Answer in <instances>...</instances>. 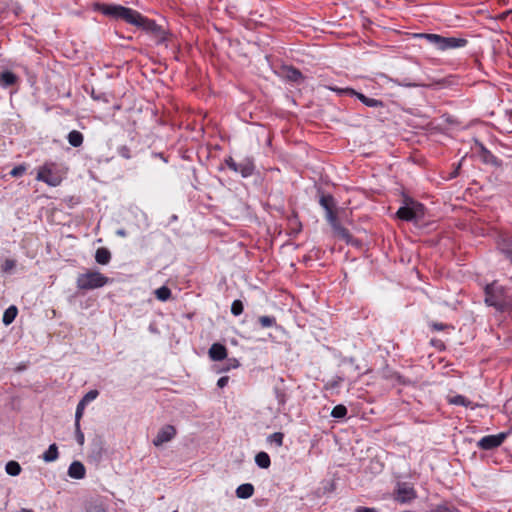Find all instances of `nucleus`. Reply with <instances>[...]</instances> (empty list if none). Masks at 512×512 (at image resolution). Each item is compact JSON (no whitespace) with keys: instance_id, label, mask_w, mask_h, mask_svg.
<instances>
[{"instance_id":"obj_1","label":"nucleus","mask_w":512,"mask_h":512,"mask_svg":"<svg viewBox=\"0 0 512 512\" xmlns=\"http://www.w3.org/2000/svg\"><path fill=\"white\" fill-rule=\"evenodd\" d=\"M99 10L106 16L122 19L125 22L153 33H160V27L152 20L141 15L138 11L121 5L104 4Z\"/></svg>"},{"instance_id":"obj_2","label":"nucleus","mask_w":512,"mask_h":512,"mask_svg":"<svg viewBox=\"0 0 512 512\" xmlns=\"http://www.w3.org/2000/svg\"><path fill=\"white\" fill-rule=\"evenodd\" d=\"M485 303L496 310L505 312L512 310V297L506 289L497 282L488 284L485 288Z\"/></svg>"},{"instance_id":"obj_3","label":"nucleus","mask_w":512,"mask_h":512,"mask_svg":"<svg viewBox=\"0 0 512 512\" xmlns=\"http://www.w3.org/2000/svg\"><path fill=\"white\" fill-rule=\"evenodd\" d=\"M415 37L426 39L428 43L440 51L464 47L467 44V40L464 38L443 37L438 34L419 33L415 34Z\"/></svg>"},{"instance_id":"obj_4","label":"nucleus","mask_w":512,"mask_h":512,"mask_svg":"<svg viewBox=\"0 0 512 512\" xmlns=\"http://www.w3.org/2000/svg\"><path fill=\"white\" fill-rule=\"evenodd\" d=\"M109 279L98 271H88L77 277V287L80 290H92L103 287Z\"/></svg>"},{"instance_id":"obj_5","label":"nucleus","mask_w":512,"mask_h":512,"mask_svg":"<svg viewBox=\"0 0 512 512\" xmlns=\"http://www.w3.org/2000/svg\"><path fill=\"white\" fill-rule=\"evenodd\" d=\"M425 215L424 206L416 201H409L397 211V216L405 221H419Z\"/></svg>"},{"instance_id":"obj_6","label":"nucleus","mask_w":512,"mask_h":512,"mask_svg":"<svg viewBox=\"0 0 512 512\" xmlns=\"http://www.w3.org/2000/svg\"><path fill=\"white\" fill-rule=\"evenodd\" d=\"M329 89L332 90V91L337 92L339 95L355 96L364 105H366L368 107L377 108V107H383L384 106V104H383V102L381 100L374 99V98H369V97L365 96L364 94L355 91L352 88H348V87L347 88H337V87H331L330 86Z\"/></svg>"},{"instance_id":"obj_7","label":"nucleus","mask_w":512,"mask_h":512,"mask_svg":"<svg viewBox=\"0 0 512 512\" xmlns=\"http://www.w3.org/2000/svg\"><path fill=\"white\" fill-rule=\"evenodd\" d=\"M506 439L505 433L484 436L478 441V447L483 450H492L499 447Z\"/></svg>"},{"instance_id":"obj_8","label":"nucleus","mask_w":512,"mask_h":512,"mask_svg":"<svg viewBox=\"0 0 512 512\" xmlns=\"http://www.w3.org/2000/svg\"><path fill=\"white\" fill-rule=\"evenodd\" d=\"M176 435V429L172 425L163 426L153 439V444L156 447L162 446L164 443L171 441Z\"/></svg>"},{"instance_id":"obj_9","label":"nucleus","mask_w":512,"mask_h":512,"mask_svg":"<svg viewBox=\"0 0 512 512\" xmlns=\"http://www.w3.org/2000/svg\"><path fill=\"white\" fill-rule=\"evenodd\" d=\"M37 180L43 181L50 186H58L60 184L59 176L52 173L51 169L44 166L41 168L37 174Z\"/></svg>"},{"instance_id":"obj_10","label":"nucleus","mask_w":512,"mask_h":512,"mask_svg":"<svg viewBox=\"0 0 512 512\" xmlns=\"http://www.w3.org/2000/svg\"><path fill=\"white\" fill-rule=\"evenodd\" d=\"M415 498V491L407 484L399 485L397 489L396 499L402 503H406Z\"/></svg>"},{"instance_id":"obj_11","label":"nucleus","mask_w":512,"mask_h":512,"mask_svg":"<svg viewBox=\"0 0 512 512\" xmlns=\"http://www.w3.org/2000/svg\"><path fill=\"white\" fill-rule=\"evenodd\" d=\"M68 475L73 479H83L86 475V468L80 461H73L68 468Z\"/></svg>"},{"instance_id":"obj_12","label":"nucleus","mask_w":512,"mask_h":512,"mask_svg":"<svg viewBox=\"0 0 512 512\" xmlns=\"http://www.w3.org/2000/svg\"><path fill=\"white\" fill-rule=\"evenodd\" d=\"M480 149V157L482 161L486 164H490L496 167L501 166V161L494 156L483 144H478Z\"/></svg>"},{"instance_id":"obj_13","label":"nucleus","mask_w":512,"mask_h":512,"mask_svg":"<svg viewBox=\"0 0 512 512\" xmlns=\"http://www.w3.org/2000/svg\"><path fill=\"white\" fill-rule=\"evenodd\" d=\"M209 356L213 361H221L227 356V349L220 343H214L209 349Z\"/></svg>"},{"instance_id":"obj_14","label":"nucleus","mask_w":512,"mask_h":512,"mask_svg":"<svg viewBox=\"0 0 512 512\" xmlns=\"http://www.w3.org/2000/svg\"><path fill=\"white\" fill-rule=\"evenodd\" d=\"M382 376L386 379L395 380L398 383L403 384V385H415L417 383L416 379H414V380L408 379L396 372L390 371L389 369L383 370Z\"/></svg>"},{"instance_id":"obj_15","label":"nucleus","mask_w":512,"mask_h":512,"mask_svg":"<svg viewBox=\"0 0 512 512\" xmlns=\"http://www.w3.org/2000/svg\"><path fill=\"white\" fill-rule=\"evenodd\" d=\"M254 493V487L250 483L241 484L236 489V496L241 499H248Z\"/></svg>"},{"instance_id":"obj_16","label":"nucleus","mask_w":512,"mask_h":512,"mask_svg":"<svg viewBox=\"0 0 512 512\" xmlns=\"http://www.w3.org/2000/svg\"><path fill=\"white\" fill-rule=\"evenodd\" d=\"M18 314V308L15 305L9 306L3 313L2 322L4 325H10Z\"/></svg>"},{"instance_id":"obj_17","label":"nucleus","mask_w":512,"mask_h":512,"mask_svg":"<svg viewBox=\"0 0 512 512\" xmlns=\"http://www.w3.org/2000/svg\"><path fill=\"white\" fill-rule=\"evenodd\" d=\"M111 259V253L106 248H99L95 254V260L97 263L106 265Z\"/></svg>"},{"instance_id":"obj_18","label":"nucleus","mask_w":512,"mask_h":512,"mask_svg":"<svg viewBox=\"0 0 512 512\" xmlns=\"http://www.w3.org/2000/svg\"><path fill=\"white\" fill-rule=\"evenodd\" d=\"M16 80H17L16 75L10 71H4L0 75V84L2 87H5V88L15 84Z\"/></svg>"},{"instance_id":"obj_19","label":"nucleus","mask_w":512,"mask_h":512,"mask_svg":"<svg viewBox=\"0 0 512 512\" xmlns=\"http://www.w3.org/2000/svg\"><path fill=\"white\" fill-rule=\"evenodd\" d=\"M59 454H58V447L56 444H51L46 452L42 455V459L45 462H53L57 460Z\"/></svg>"},{"instance_id":"obj_20","label":"nucleus","mask_w":512,"mask_h":512,"mask_svg":"<svg viewBox=\"0 0 512 512\" xmlns=\"http://www.w3.org/2000/svg\"><path fill=\"white\" fill-rule=\"evenodd\" d=\"M68 142L71 146L73 147H79L82 145L83 143V135L81 132L77 131V130H72L69 134H68Z\"/></svg>"},{"instance_id":"obj_21","label":"nucleus","mask_w":512,"mask_h":512,"mask_svg":"<svg viewBox=\"0 0 512 512\" xmlns=\"http://www.w3.org/2000/svg\"><path fill=\"white\" fill-rule=\"evenodd\" d=\"M255 462L260 468H268L271 464L270 457L266 452H259L255 456Z\"/></svg>"},{"instance_id":"obj_22","label":"nucleus","mask_w":512,"mask_h":512,"mask_svg":"<svg viewBox=\"0 0 512 512\" xmlns=\"http://www.w3.org/2000/svg\"><path fill=\"white\" fill-rule=\"evenodd\" d=\"M284 76H285V78H287L288 80H290L292 82H299L302 79L301 72L292 67L286 68L284 70Z\"/></svg>"},{"instance_id":"obj_23","label":"nucleus","mask_w":512,"mask_h":512,"mask_svg":"<svg viewBox=\"0 0 512 512\" xmlns=\"http://www.w3.org/2000/svg\"><path fill=\"white\" fill-rule=\"evenodd\" d=\"M21 466L16 461H9L5 466V471L10 476H18L21 473Z\"/></svg>"},{"instance_id":"obj_24","label":"nucleus","mask_w":512,"mask_h":512,"mask_svg":"<svg viewBox=\"0 0 512 512\" xmlns=\"http://www.w3.org/2000/svg\"><path fill=\"white\" fill-rule=\"evenodd\" d=\"M320 205L326 211L333 210L335 207L334 198L331 195H322L319 200Z\"/></svg>"},{"instance_id":"obj_25","label":"nucleus","mask_w":512,"mask_h":512,"mask_svg":"<svg viewBox=\"0 0 512 512\" xmlns=\"http://www.w3.org/2000/svg\"><path fill=\"white\" fill-rule=\"evenodd\" d=\"M449 403L454 404V405L471 407L472 409H474V406L471 405L472 404L471 401H469L466 397H464L462 395H456V396L449 398Z\"/></svg>"},{"instance_id":"obj_26","label":"nucleus","mask_w":512,"mask_h":512,"mask_svg":"<svg viewBox=\"0 0 512 512\" xmlns=\"http://www.w3.org/2000/svg\"><path fill=\"white\" fill-rule=\"evenodd\" d=\"M155 296L160 301H167L171 297V290L167 286H162L155 290Z\"/></svg>"},{"instance_id":"obj_27","label":"nucleus","mask_w":512,"mask_h":512,"mask_svg":"<svg viewBox=\"0 0 512 512\" xmlns=\"http://www.w3.org/2000/svg\"><path fill=\"white\" fill-rule=\"evenodd\" d=\"M499 249L512 262V241H510V240H503L502 242L499 243Z\"/></svg>"},{"instance_id":"obj_28","label":"nucleus","mask_w":512,"mask_h":512,"mask_svg":"<svg viewBox=\"0 0 512 512\" xmlns=\"http://www.w3.org/2000/svg\"><path fill=\"white\" fill-rule=\"evenodd\" d=\"M346 415H347V408L342 404L336 405L331 411V416L336 419H342Z\"/></svg>"},{"instance_id":"obj_29","label":"nucleus","mask_w":512,"mask_h":512,"mask_svg":"<svg viewBox=\"0 0 512 512\" xmlns=\"http://www.w3.org/2000/svg\"><path fill=\"white\" fill-rule=\"evenodd\" d=\"M332 229L338 237H340L341 239H344L346 241H349V239H350L349 231L346 228H344L340 223H338Z\"/></svg>"},{"instance_id":"obj_30","label":"nucleus","mask_w":512,"mask_h":512,"mask_svg":"<svg viewBox=\"0 0 512 512\" xmlns=\"http://www.w3.org/2000/svg\"><path fill=\"white\" fill-rule=\"evenodd\" d=\"M87 512H107L105 505L101 501H92L87 507Z\"/></svg>"},{"instance_id":"obj_31","label":"nucleus","mask_w":512,"mask_h":512,"mask_svg":"<svg viewBox=\"0 0 512 512\" xmlns=\"http://www.w3.org/2000/svg\"><path fill=\"white\" fill-rule=\"evenodd\" d=\"M258 321L263 328H269L276 325V318L273 316H260Z\"/></svg>"},{"instance_id":"obj_32","label":"nucleus","mask_w":512,"mask_h":512,"mask_svg":"<svg viewBox=\"0 0 512 512\" xmlns=\"http://www.w3.org/2000/svg\"><path fill=\"white\" fill-rule=\"evenodd\" d=\"M238 172L243 177H248L253 173V166L250 163H241L238 164Z\"/></svg>"},{"instance_id":"obj_33","label":"nucleus","mask_w":512,"mask_h":512,"mask_svg":"<svg viewBox=\"0 0 512 512\" xmlns=\"http://www.w3.org/2000/svg\"><path fill=\"white\" fill-rule=\"evenodd\" d=\"M283 438H284L283 433H281V432H275V433L271 434V435L268 437V441H269L270 443H274V444H276V446L280 447V446H282V444H283Z\"/></svg>"},{"instance_id":"obj_34","label":"nucleus","mask_w":512,"mask_h":512,"mask_svg":"<svg viewBox=\"0 0 512 512\" xmlns=\"http://www.w3.org/2000/svg\"><path fill=\"white\" fill-rule=\"evenodd\" d=\"M243 303L240 300H234L231 305V313L235 316H239L243 312Z\"/></svg>"},{"instance_id":"obj_35","label":"nucleus","mask_w":512,"mask_h":512,"mask_svg":"<svg viewBox=\"0 0 512 512\" xmlns=\"http://www.w3.org/2000/svg\"><path fill=\"white\" fill-rule=\"evenodd\" d=\"M98 396V391L97 390H90L88 393H86L84 395V397L80 400L81 402H83L85 405H87L89 402L95 400Z\"/></svg>"},{"instance_id":"obj_36","label":"nucleus","mask_w":512,"mask_h":512,"mask_svg":"<svg viewBox=\"0 0 512 512\" xmlns=\"http://www.w3.org/2000/svg\"><path fill=\"white\" fill-rule=\"evenodd\" d=\"M326 219L332 228L335 227L339 223L337 220V215L334 212V210L326 211Z\"/></svg>"},{"instance_id":"obj_37","label":"nucleus","mask_w":512,"mask_h":512,"mask_svg":"<svg viewBox=\"0 0 512 512\" xmlns=\"http://www.w3.org/2000/svg\"><path fill=\"white\" fill-rule=\"evenodd\" d=\"M75 437H76V441L78 442V444L80 446H82L84 444L85 437H84L83 432L80 429V423H75Z\"/></svg>"},{"instance_id":"obj_38","label":"nucleus","mask_w":512,"mask_h":512,"mask_svg":"<svg viewBox=\"0 0 512 512\" xmlns=\"http://www.w3.org/2000/svg\"><path fill=\"white\" fill-rule=\"evenodd\" d=\"M85 407L86 405L83 402L79 401L75 412V423H80Z\"/></svg>"},{"instance_id":"obj_39","label":"nucleus","mask_w":512,"mask_h":512,"mask_svg":"<svg viewBox=\"0 0 512 512\" xmlns=\"http://www.w3.org/2000/svg\"><path fill=\"white\" fill-rule=\"evenodd\" d=\"M16 266V261L13 259H6L3 263L2 269L4 272H11Z\"/></svg>"},{"instance_id":"obj_40","label":"nucleus","mask_w":512,"mask_h":512,"mask_svg":"<svg viewBox=\"0 0 512 512\" xmlns=\"http://www.w3.org/2000/svg\"><path fill=\"white\" fill-rule=\"evenodd\" d=\"M275 394H276V399H277L278 403L280 405H284L286 402V394L278 388H275Z\"/></svg>"},{"instance_id":"obj_41","label":"nucleus","mask_w":512,"mask_h":512,"mask_svg":"<svg viewBox=\"0 0 512 512\" xmlns=\"http://www.w3.org/2000/svg\"><path fill=\"white\" fill-rule=\"evenodd\" d=\"M391 81L394 82L395 84L399 85V86H404V87H417V86H419L418 83L409 82L407 80L400 81L398 79H395V80L392 79Z\"/></svg>"},{"instance_id":"obj_42","label":"nucleus","mask_w":512,"mask_h":512,"mask_svg":"<svg viewBox=\"0 0 512 512\" xmlns=\"http://www.w3.org/2000/svg\"><path fill=\"white\" fill-rule=\"evenodd\" d=\"M25 172L24 166H16L10 171V175L13 177H19L22 176Z\"/></svg>"},{"instance_id":"obj_43","label":"nucleus","mask_w":512,"mask_h":512,"mask_svg":"<svg viewBox=\"0 0 512 512\" xmlns=\"http://www.w3.org/2000/svg\"><path fill=\"white\" fill-rule=\"evenodd\" d=\"M227 166L235 172H238V164L230 157L226 160Z\"/></svg>"},{"instance_id":"obj_44","label":"nucleus","mask_w":512,"mask_h":512,"mask_svg":"<svg viewBox=\"0 0 512 512\" xmlns=\"http://www.w3.org/2000/svg\"><path fill=\"white\" fill-rule=\"evenodd\" d=\"M228 381H229V377L223 376V377L218 379L217 386L219 388H223V387H225L228 384Z\"/></svg>"},{"instance_id":"obj_45","label":"nucleus","mask_w":512,"mask_h":512,"mask_svg":"<svg viewBox=\"0 0 512 512\" xmlns=\"http://www.w3.org/2000/svg\"><path fill=\"white\" fill-rule=\"evenodd\" d=\"M356 512H376V511L372 508L359 507V508H357Z\"/></svg>"},{"instance_id":"obj_46","label":"nucleus","mask_w":512,"mask_h":512,"mask_svg":"<svg viewBox=\"0 0 512 512\" xmlns=\"http://www.w3.org/2000/svg\"><path fill=\"white\" fill-rule=\"evenodd\" d=\"M432 327H433V329L440 331V330L444 329L445 326L442 323H433Z\"/></svg>"},{"instance_id":"obj_47","label":"nucleus","mask_w":512,"mask_h":512,"mask_svg":"<svg viewBox=\"0 0 512 512\" xmlns=\"http://www.w3.org/2000/svg\"><path fill=\"white\" fill-rule=\"evenodd\" d=\"M122 151H123V152H121V155H122V156H124V157H126V158H129V155L127 154V148L123 147V148H122Z\"/></svg>"},{"instance_id":"obj_48","label":"nucleus","mask_w":512,"mask_h":512,"mask_svg":"<svg viewBox=\"0 0 512 512\" xmlns=\"http://www.w3.org/2000/svg\"><path fill=\"white\" fill-rule=\"evenodd\" d=\"M117 235L124 237L126 235V232H125V230L120 229L117 231Z\"/></svg>"},{"instance_id":"obj_49","label":"nucleus","mask_w":512,"mask_h":512,"mask_svg":"<svg viewBox=\"0 0 512 512\" xmlns=\"http://www.w3.org/2000/svg\"><path fill=\"white\" fill-rule=\"evenodd\" d=\"M19 512H34V511H33V510H31V509L22 508V509H20V511H19Z\"/></svg>"},{"instance_id":"obj_50","label":"nucleus","mask_w":512,"mask_h":512,"mask_svg":"<svg viewBox=\"0 0 512 512\" xmlns=\"http://www.w3.org/2000/svg\"><path fill=\"white\" fill-rule=\"evenodd\" d=\"M459 167H460V164L458 165L457 169L453 172V175H452L453 177H455L457 175Z\"/></svg>"},{"instance_id":"obj_51","label":"nucleus","mask_w":512,"mask_h":512,"mask_svg":"<svg viewBox=\"0 0 512 512\" xmlns=\"http://www.w3.org/2000/svg\"><path fill=\"white\" fill-rule=\"evenodd\" d=\"M235 364L233 365L234 367H237L238 366V363L236 360H234Z\"/></svg>"}]
</instances>
